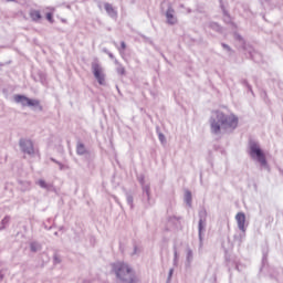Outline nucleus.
<instances>
[{"instance_id":"nucleus-1","label":"nucleus","mask_w":283,"mask_h":283,"mask_svg":"<svg viewBox=\"0 0 283 283\" xmlns=\"http://www.w3.org/2000/svg\"><path fill=\"white\" fill-rule=\"evenodd\" d=\"M217 120L211 122V129L214 134L220 132V127L223 129H235L238 127V116L234 114L224 115L222 112H216Z\"/></svg>"},{"instance_id":"nucleus-2","label":"nucleus","mask_w":283,"mask_h":283,"mask_svg":"<svg viewBox=\"0 0 283 283\" xmlns=\"http://www.w3.org/2000/svg\"><path fill=\"white\" fill-rule=\"evenodd\" d=\"M113 271L117 277V280H120V282H127V283H137L138 280L136 276H130L127 280V275H132L134 273V270L129 264L125 262H116L112 264Z\"/></svg>"},{"instance_id":"nucleus-3","label":"nucleus","mask_w":283,"mask_h":283,"mask_svg":"<svg viewBox=\"0 0 283 283\" xmlns=\"http://www.w3.org/2000/svg\"><path fill=\"white\" fill-rule=\"evenodd\" d=\"M250 156L251 158H256L261 165L266 166V157L258 144H251Z\"/></svg>"},{"instance_id":"nucleus-4","label":"nucleus","mask_w":283,"mask_h":283,"mask_svg":"<svg viewBox=\"0 0 283 283\" xmlns=\"http://www.w3.org/2000/svg\"><path fill=\"white\" fill-rule=\"evenodd\" d=\"M14 101L15 103H21L23 107H36L39 105L38 99H30L23 95H15Z\"/></svg>"},{"instance_id":"nucleus-5","label":"nucleus","mask_w":283,"mask_h":283,"mask_svg":"<svg viewBox=\"0 0 283 283\" xmlns=\"http://www.w3.org/2000/svg\"><path fill=\"white\" fill-rule=\"evenodd\" d=\"M20 147L23 154H28L29 156H34V143L30 139H21Z\"/></svg>"},{"instance_id":"nucleus-6","label":"nucleus","mask_w":283,"mask_h":283,"mask_svg":"<svg viewBox=\"0 0 283 283\" xmlns=\"http://www.w3.org/2000/svg\"><path fill=\"white\" fill-rule=\"evenodd\" d=\"M92 70L96 81L99 83V85H103L105 83V75L103 74V69H101V65L93 64Z\"/></svg>"},{"instance_id":"nucleus-7","label":"nucleus","mask_w":283,"mask_h":283,"mask_svg":"<svg viewBox=\"0 0 283 283\" xmlns=\"http://www.w3.org/2000/svg\"><path fill=\"white\" fill-rule=\"evenodd\" d=\"M235 220L238 222L240 231H247V228L244 227V224L247 223V216L244 214V212L237 213Z\"/></svg>"},{"instance_id":"nucleus-8","label":"nucleus","mask_w":283,"mask_h":283,"mask_svg":"<svg viewBox=\"0 0 283 283\" xmlns=\"http://www.w3.org/2000/svg\"><path fill=\"white\" fill-rule=\"evenodd\" d=\"M166 19L170 25H175L176 18L174 17V9L169 8L166 12Z\"/></svg>"},{"instance_id":"nucleus-9","label":"nucleus","mask_w":283,"mask_h":283,"mask_svg":"<svg viewBox=\"0 0 283 283\" xmlns=\"http://www.w3.org/2000/svg\"><path fill=\"white\" fill-rule=\"evenodd\" d=\"M104 8H105L107 14H109V17H118L116 9H114V7L111 3H105Z\"/></svg>"},{"instance_id":"nucleus-10","label":"nucleus","mask_w":283,"mask_h":283,"mask_svg":"<svg viewBox=\"0 0 283 283\" xmlns=\"http://www.w3.org/2000/svg\"><path fill=\"white\" fill-rule=\"evenodd\" d=\"M29 14L32 21H41L42 19L41 11L39 10H31Z\"/></svg>"},{"instance_id":"nucleus-11","label":"nucleus","mask_w":283,"mask_h":283,"mask_svg":"<svg viewBox=\"0 0 283 283\" xmlns=\"http://www.w3.org/2000/svg\"><path fill=\"white\" fill-rule=\"evenodd\" d=\"M46 10H51V12L46 13V21L49 23H54V8H46Z\"/></svg>"},{"instance_id":"nucleus-12","label":"nucleus","mask_w":283,"mask_h":283,"mask_svg":"<svg viewBox=\"0 0 283 283\" xmlns=\"http://www.w3.org/2000/svg\"><path fill=\"white\" fill-rule=\"evenodd\" d=\"M76 153H77L80 156H83V154H85V145L78 144V145H77V148H76Z\"/></svg>"},{"instance_id":"nucleus-13","label":"nucleus","mask_w":283,"mask_h":283,"mask_svg":"<svg viewBox=\"0 0 283 283\" xmlns=\"http://www.w3.org/2000/svg\"><path fill=\"white\" fill-rule=\"evenodd\" d=\"M38 185H39L40 187H42V189H46V188H48V184H46L45 180H43V179H40V180L38 181Z\"/></svg>"},{"instance_id":"nucleus-14","label":"nucleus","mask_w":283,"mask_h":283,"mask_svg":"<svg viewBox=\"0 0 283 283\" xmlns=\"http://www.w3.org/2000/svg\"><path fill=\"white\" fill-rule=\"evenodd\" d=\"M117 72H118V74H120L122 76L125 74V67H123V66H119L118 69H117Z\"/></svg>"},{"instance_id":"nucleus-15","label":"nucleus","mask_w":283,"mask_h":283,"mask_svg":"<svg viewBox=\"0 0 283 283\" xmlns=\"http://www.w3.org/2000/svg\"><path fill=\"white\" fill-rule=\"evenodd\" d=\"M120 48L123 51L127 50V44L125 42H120Z\"/></svg>"},{"instance_id":"nucleus-16","label":"nucleus","mask_w":283,"mask_h":283,"mask_svg":"<svg viewBox=\"0 0 283 283\" xmlns=\"http://www.w3.org/2000/svg\"><path fill=\"white\" fill-rule=\"evenodd\" d=\"M186 198H187L188 202H191V192H187Z\"/></svg>"},{"instance_id":"nucleus-17","label":"nucleus","mask_w":283,"mask_h":283,"mask_svg":"<svg viewBox=\"0 0 283 283\" xmlns=\"http://www.w3.org/2000/svg\"><path fill=\"white\" fill-rule=\"evenodd\" d=\"M199 231H202V220L199 221Z\"/></svg>"},{"instance_id":"nucleus-18","label":"nucleus","mask_w":283,"mask_h":283,"mask_svg":"<svg viewBox=\"0 0 283 283\" xmlns=\"http://www.w3.org/2000/svg\"><path fill=\"white\" fill-rule=\"evenodd\" d=\"M159 138H160V140H163V138H164L163 135H159Z\"/></svg>"},{"instance_id":"nucleus-19","label":"nucleus","mask_w":283,"mask_h":283,"mask_svg":"<svg viewBox=\"0 0 283 283\" xmlns=\"http://www.w3.org/2000/svg\"><path fill=\"white\" fill-rule=\"evenodd\" d=\"M32 251H36L34 247H31Z\"/></svg>"},{"instance_id":"nucleus-20","label":"nucleus","mask_w":283,"mask_h":283,"mask_svg":"<svg viewBox=\"0 0 283 283\" xmlns=\"http://www.w3.org/2000/svg\"><path fill=\"white\" fill-rule=\"evenodd\" d=\"M32 251H36L34 247H31Z\"/></svg>"},{"instance_id":"nucleus-21","label":"nucleus","mask_w":283,"mask_h":283,"mask_svg":"<svg viewBox=\"0 0 283 283\" xmlns=\"http://www.w3.org/2000/svg\"><path fill=\"white\" fill-rule=\"evenodd\" d=\"M8 1H14V0H8Z\"/></svg>"}]
</instances>
